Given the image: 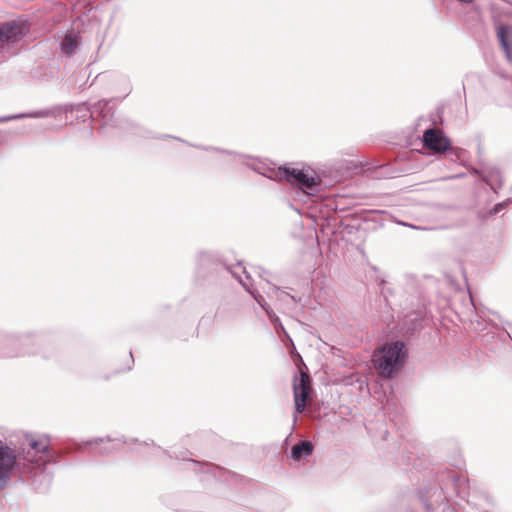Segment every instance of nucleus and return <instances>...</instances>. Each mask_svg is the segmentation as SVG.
<instances>
[{"label": "nucleus", "instance_id": "obj_26", "mask_svg": "<svg viewBox=\"0 0 512 512\" xmlns=\"http://www.w3.org/2000/svg\"><path fill=\"white\" fill-rule=\"evenodd\" d=\"M293 419V428H295L297 426V423L299 420H303L304 418H297V417H294L292 418Z\"/></svg>", "mask_w": 512, "mask_h": 512}, {"label": "nucleus", "instance_id": "obj_11", "mask_svg": "<svg viewBox=\"0 0 512 512\" xmlns=\"http://www.w3.org/2000/svg\"><path fill=\"white\" fill-rule=\"evenodd\" d=\"M367 432L372 436H379L382 440L388 439V429L385 418H370L364 423Z\"/></svg>", "mask_w": 512, "mask_h": 512}, {"label": "nucleus", "instance_id": "obj_8", "mask_svg": "<svg viewBox=\"0 0 512 512\" xmlns=\"http://www.w3.org/2000/svg\"><path fill=\"white\" fill-rule=\"evenodd\" d=\"M163 453L169 459H177V460L189 461V462L193 463L196 467H199L200 468L199 471H203V472H206V473H211L215 477L218 475L217 474L218 472H222L223 471V469L221 467H219L217 465H214L212 463H209V462H199V461H196V460H193V459H188L187 458L188 451L181 452V453L177 454V453H171L169 450H165L164 449Z\"/></svg>", "mask_w": 512, "mask_h": 512}, {"label": "nucleus", "instance_id": "obj_6", "mask_svg": "<svg viewBox=\"0 0 512 512\" xmlns=\"http://www.w3.org/2000/svg\"><path fill=\"white\" fill-rule=\"evenodd\" d=\"M424 146L436 153H443L450 149V140L436 129H428L423 134Z\"/></svg>", "mask_w": 512, "mask_h": 512}, {"label": "nucleus", "instance_id": "obj_24", "mask_svg": "<svg viewBox=\"0 0 512 512\" xmlns=\"http://www.w3.org/2000/svg\"><path fill=\"white\" fill-rule=\"evenodd\" d=\"M104 442V438H94L85 442V446L98 445Z\"/></svg>", "mask_w": 512, "mask_h": 512}, {"label": "nucleus", "instance_id": "obj_23", "mask_svg": "<svg viewBox=\"0 0 512 512\" xmlns=\"http://www.w3.org/2000/svg\"><path fill=\"white\" fill-rule=\"evenodd\" d=\"M118 449L119 448L116 445H114L111 448L102 447L99 449V454L102 456H107V455L111 454L114 450H118Z\"/></svg>", "mask_w": 512, "mask_h": 512}, {"label": "nucleus", "instance_id": "obj_10", "mask_svg": "<svg viewBox=\"0 0 512 512\" xmlns=\"http://www.w3.org/2000/svg\"><path fill=\"white\" fill-rule=\"evenodd\" d=\"M497 36L505 51L507 61L512 63V26L499 25L497 27Z\"/></svg>", "mask_w": 512, "mask_h": 512}, {"label": "nucleus", "instance_id": "obj_27", "mask_svg": "<svg viewBox=\"0 0 512 512\" xmlns=\"http://www.w3.org/2000/svg\"><path fill=\"white\" fill-rule=\"evenodd\" d=\"M481 496L487 501L490 502V497L486 493H481Z\"/></svg>", "mask_w": 512, "mask_h": 512}, {"label": "nucleus", "instance_id": "obj_25", "mask_svg": "<svg viewBox=\"0 0 512 512\" xmlns=\"http://www.w3.org/2000/svg\"><path fill=\"white\" fill-rule=\"evenodd\" d=\"M142 444L145 446H149V445L156 446L154 441L151 439L143 441Z\"/></svg>", "mask_w": 512, "mask_h": 512}, {"label": "nucleus", "instance_id": "obj_21", "mask_svg": "<svg viewBox=\"0 0 512 512\" xmlns=\"http://www.w3.org/2000/svg\"><path fill=\"white\" fill-rule=\"evenodd\" d=\"M272 292H274L277 296V298L281 299V300H284L285 297H289L291 298L292 300H294V297L289 295L288 293L286 292H283V291H280L278 287L276 286H273L272 287Z\"/></svg>", "mask_w": 512, "mask_h": 512}, {"label": "nucleus", "instance_id": "obj_4", "mask_svg": "<svg viewBox=\"0 0 512 512\" xmlns=\"http://www.w3.org/2000/svg\"><path fill=\"white\" fill-rule=\"evenodd\" d=\"M231 273L233 276L238 279L240 284L252 295V297L257 301V303L267 312L271 321L276 324L279 319L275 316V314L270 313L267 308L265 299L262 295H260L257 291L252 289V284L250 283V275L246 271V268L238 263L235 267L232 268Z\"/></svg>", "mask_w": 512, "mask_h": 512}, {"label": "nucleus", "instance_id": "obj_33", "mask_svg": "<svg viewBox=\"0 0 512 512\" xmlns=\"http://www.w3.org/2000/svg\"><path fill=\"white\" fill-rule=\"evenodd\" d=\"M407 512H414V511H413V510H409V511H407Z\"/></svg>", "mask_w": 512, "mask_h": 512}, {"label": "nucleus", "instance_id": "obj_18", "mask_svg": "<svg viewBox=\"0 0 512 512\" xmlns=\"http://www.w3.org/2000/svg\"><path fill=\"white\" fill-rule=\"evenodd\" d=\"M108 442H120L123 444H131V443H139V440L137 438H127L125 436H122L121 438L112 439L109 436L106 437Z\"/></svg>", "mask_w": 512, "mask_h": 512}, {"label": "nucleus", "instance_id": "obj_32", "mask_svg": "<svg viewBox=\"0 0 512 512\" xmlns=\"http://www.w3.org/2000/svg\"><path fill=\"white\" fill-rule=\"evenodd\" d=\"M288 440H289V437L285 438V443L287 444L288 443Z\"/></svg>", "mask_w": 512, "mask_h": 512}, {"label": "nucleus", "instance_id": "obj_20", "mask_svg": "<svg viewBox=\"0 0 512 512\" xmlns=\"http://www.w3.org/2000/svg\"><path fill=\"white\" fill-rule=\"evenodd\" d=\"M412 455H414V452L412 451H409V455L408 456H404L407 464H411L413 465V467L417 468V464L415 463V460L413 459ZM415 455H417V457H420V454L419 452H415ZM421 456H424V452H421Z\"/></svg>", "mask_w": 512, "mask_h": 512}, {"label": "nucleus", "instance_id": "obj_19", "mask_svg": "<svg viewBox=\"0 0 512 512\" xmlns=\"http://www.w3.org/2000/svg\"><path fill=\"white\" fill-rule=\"evenodd\" d=\"M512 200H506L504 202H501V203H497L493 209L490 211L491 214H497L499 213L502 209H504L509 203H511Z\"/></svg>", "mask_w": 512, "mask_h": 512}, {"label": "nucleus", "instance_id": "obj_22", "mask_svg": "<svg viewBox=\"0 0 512 512\" xmlns=\"http://www.w3.org/2000/svg\"><path fill=\"white\" fill-rule=\"evenodd\" d=\"M10 480L11 478L6 474V472L0 471V491L5 488Z\"/></svg>", "mask_w": 512, "mask_h": 512}, {"label": "nucleus", "instance_id": "obj_12", "mask_svg": "<svg viewBox=\"0 0 512 512\" xmlns=\"http://www.w3.org/2000/svg\"><path fill=\"white\" fill-rule=\"evenodd\" d=\"M50 441V436L44 434L39 436L37 439H29V446L36 453L42 454L46 458V461H50V459L53 457L50 453Z\"/></svg>", "mask_w": 512, "mask_h": 512}, {"label": "nucleus", "instance_id": "obj_1", "mask_svg": "<svg viewBox=\"0 0 512 512\" xmlns=\"http://www.w3.org/2000/svg\"><path fill=\"white\" fill-rule=\"evenodd\" d=\"M438 482L439 488L437 486H423L417 490V496L423 504L426 512L434 511L432 501L442 500L443 488L447 487L449 484L452 485L458 498L464 500L472 507L476 505V489L471 486L469 479L464 475L456 474L447 470L439 475Z\"/></svg>", "mask_w": 512, "mask_h": 512}, {"label": "nucleus", "instance_id": "obj_9", "mask_svg": "<svg viewBox=\"0 0 512 512\" xmlns=\"http://www.w3.org/2000/svg\"><path fill=\"white\" fill-rule=\"evenodd\" d=\"M26 32V27L23 24L16 22L7 23L0 27V45L5 42L17 41Z\"/></svg>", "mask_w": 512, "mask_h": 512}, {"label": "nucleus", "instance_id": "obj_28", "mask_svg": "<svg viewBox=\"0 0 512 512\" xmlns=\"http://www.w3.org/2000/svg\"><path fill=\"white\" fill-rule=\"evenodd\" d=\"M405 226H409L411 228H414V229H419L418 227L414 226V225H409V224H404Z\"/></svg>", "mask_w": 512, "mask_h": 512}, {"label": "nucleus", "instance_id": "obj_16", "mask_svg": "<svg viewBox=\"0 0 512 512\" xmlns=\"http://www.w3.org/2000/svg\"><path fill=\"white\" fill-rule=\"evenodd\" d=\"M76 47H77L76 39L71 35L65 36V38L63 39V41L61 43L62 51L69 56L74 52Z\"/></svg>", "mask_w": 512, "mask_h": 512}, {"label": "nucleus", "instance_id": "obj_14", "mask_svg": "<svg viewBox=\"0 0 512 512\" xmlns=\"http://www.w3.org/2000/svg\"><path fill=\"white\" fill-rule=\"evenodd\" d=\"M103 113V118L106 119L110 114L109 102L106 100H101L97 104L94 105L91 115L94 117L96 115H100Z\"/></svg>", "mask_w": 512, "mask_h": 512}, {"label": "nucleus", "instance_id": "obj_29", "mask_svg": "<svg viewBox=\"0 0 512 512\" xmlns=\"http://www.w3.org/2000/svg\"><path fill=\"white\" fill-rule=\"evenodd\" d=\"M475 512H488V511H487V510H484V509H479V510H477V511H475Z\"/></svg>", "mask_w": 512, "mask_h": 512}, {"label": "nucleus", "instance_id": "obj_2", "mask_svg": "<svg viewBox=\"0 0 512 512\" xmlns=\"http://www.w3.org/2000/svg\"><path fill=\"white\" fill-rule=\"evenodd\" d=\"M407 357L405 344L401 341L387 343L374 351L372 362L382 377L390 378L401 369Z\"/></svg>", "mask_w": 512, "mask_h": 512}, {"label": "nucleus", "instance_id": "obj_15", "mask_svg": "<svg viewBox=\"0 0 512 512\" xmlns=\"http://www.w3.org/2000/svg\"><path fill=\"white\" fill-rule=\"evenodd\" d=\"M47 115H48V112H46V111H36V112H32V113H27V114H18V115L0 117V122H6L9 120L20 119V118H42V117H46Z\"/></svg>", "mask_w": 512, "mask_h": 512}, {"label": "nucleus", "instance_id": "obj_30", "mask_svg": "<svg viewBox=\"0 0 512 512\" xmlns=\"http://www.w3.org/2000/svg\"><path fill=\"white\" fill-rule=\"evenodd\" d=\"M5 355L8 357L14 356V354H11V353H6Z\"/></svg>", "mask_w": 512, "mask_h": 512}, {"label": "nucleus", "instance_id": "obj_5", "mask_svg": "<svg viewBox=\"0 0 512 512\" xmlns=\"http://www.w3.org/2000/svg\"><path fill=\"white\" fill-rule=\"evenodd\" d=\"M295 408L297 413H302L305 409L307 399L310 395V376L301 371L300 377L296 378L293 384Z\"/></svg>", "mask_w": 512, "mask_h": 512}, {"label": "nucleus", "instance_id": "obj_31", "mask_svg": "<svg viewBox=\"0 0 512 512\" xmlns=\"http://www.w3.org/2000/svg\"><path fill=\"white\" fill-rule=\"evenodd\" d=\"M443 512H451L450 508L445 509Z\"/></svg>", "mask_w": 512, "mask_h": 512}, {"label": "nucleus", "instance_id": "obj_13", "mask_svg": "<svg viewBox=\"0 0 512 512\" xmlns=\"http://www.w3.org/2000/svg\"><path fill=\"white\" fill-rule=\"evenodd\" d=\"M314 446L309 440H300L297 442L290 451V457L295 461H300L303 457L313 454Z\"/></svg>", "mask_w": 512, "mask_h": 512}, {"label": "nucleus", "instance_id": "obj_7", "mask_svg": "<svg viewBox=\"0 0 512 512\" xmlns=\"http://www.w3.org/2000/svg\"><path fill=\"white\" fill-rule=\"evenodd\" d=\"M19 465L15 451L0 440V471L6 472L12 478Z\"/></svg>", "mask_w": 512, "mask_h": 512}, {"label": "nucleus", "instance_id": "obj_3", "mask_svg": "<svg viewBox=\"0 0 512 512\" xmlns=\"http://www.w3.org/2000/svg\"><path fill=\"white\" fill-rule=\"evenodd\" d=\"M276 177L285 179L294 186L300 188L304 193L313 195L317 191L319 182L317 178L304 170L279 168Z\"/></svg>", "mask_w": 512, "mask_h": 512}, {"label": "nucleus", "instance_id": "obj_17", "mask_svg": "<svg viewBox=\"0 0 512 512\" xmlns=\"http://www.w3.org/2000/svg\"><path fill=\"white\" fill-rule=\"evenodd\" d=\"M445 152L448 153V156L451 160H461L465 155V151L463 149L452 147L451 145L450 149L446 150Z\"/></svg>", "mask_w": 512, "mask_h": 512}]
</instances>
